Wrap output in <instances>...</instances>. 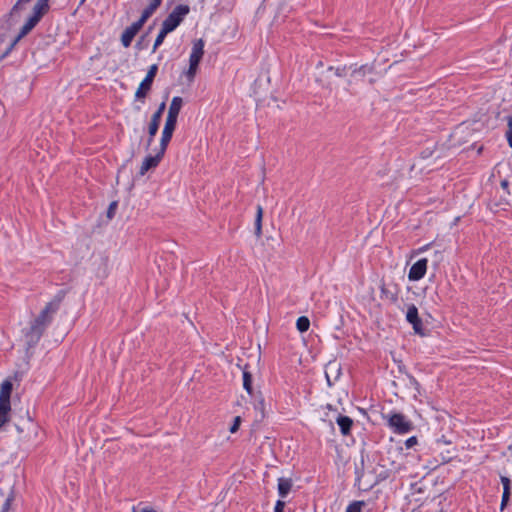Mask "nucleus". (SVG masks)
I'll return each mask as SVG.
<instances>
[{
	"mask_svg": "<svg viewBox=\"0 0 512 512\" xmlns=\"http://www.w3.org/2000/svg\"><path fill=\"white\" fill-rule=\"evenodd\" d=\"M183 105V100L179 96H175L172 98L171 103L168 108V114L166 117L165 125L162 130V142L163 146L168 145L175 130L177 119L180 113V110Z\"/></svg>",
	"mask_w": 512,
	"mask_h": 512,
	"instance_id": "obj_1",
	"label": "nucleus"
},
{
	"mask_svg": "<svg viewBox=\"0 0 512 512\" xmlns=\"http://www.w3.org/2000/svg\"><path fill=\"white\" fill-rule=\"evenodd\" d=\"M49 5L48 0H38L33 7L32 15L26 20L22 26L16 41L20 40L26 34H28L40 21L43 15L48 11Z\"/></svg>",
	"mask_w": 512,
	"mask_h": 512,
	"instance_id": "obj_2",
	"label": "nucleus"
},
{
	"mask_svg": "<svg viewBox=\"0 0 512 512\" xmlns=\"http://www.w3.org/2000/svg\"><path fill=\"white\" fill-rule=\"evenodd\" d=\"M12 388L13 385L10 380H4L0 385V428H2L9 420Z\"/></svg>",
	"mask_w": 512,
	"mask_h": 512,
	"instance_id": "obj_3",
	"label": "nucleus"
},
{
	"mask_svg": "<svg viewBox=\"0 0 512 512\" xmlns=\"http://www.w3.org/2000/svg\"><path fill=\"white\" fill-rule=\"evenodd\" d=\"M190 8L188 5L180 4L177 5L172 12L165 18L162 23V27L168 30L170 33L173 32L189 14Z\"/></svg>",
	"mask_w": 512,
	"mask_h": 512,
	"instance_id": "obj_4",
	"label": "nucleus"
},
{
	"mask_svg": "<svg viewBox=\"0 0 512 512\" xmlns=\"http://www.w3.org/2000/svg\"><path fill=\"white\" fill-rule=\"evenodd\" d=\"M388 426L397 434H406L413 429L410 420L401 413H392L388 416Z\"/></svg>",
	"mask_w": 512,
	"mask_h": 512,
	"instance_id": "obj_5",
	"label": "nucleus"
},
{
	"mask_svg": "<svg viewBox=\"0 0 512 512\" xmlns=\"http://www.w3.org/2000/svg\"><path fill=\"white\" fill-rule=\"evenodd\" d=\"M59 308V301H50L46 304V306L41 310L39 315L33 320L34 323L43 327L44 329L51 323L53 314Z\"/></svg>",
	"mask_w": 512,
	"mask_h": 512,
	"instance_id": "obj_6",
	"label": "nucleus"
},
{
	"mask_svg": "<svg viewBox=\"0 0 512 512\" xmlns=\"http://www.w3.org/2000/svg\"><path fill=\"white\" fill-rule=\"evenodd\" d=\"M406 321L412 325L415 334L422 337L426 335L422 320L418 314V308L414 304H410L407 307Z\"/></svg>",
	"mask_w": 512,
	"mask_h": 512,
	"instance_id": "obj_7",
	"label": "nucleus"
},
{
	"mask_svg": "<svg viewBox=\"0 0 512 512\" xmlns=\"http://www.w3.org/2000/svg\"><path fill=\"white\" fill-rule=\"evenodd\" d=\"M158 66L153 64L149 67L145 78L141 81L138 89L136 90L135 97L137 99L145 98L147 93L150 91L153 80L156 76Z\"/></svg>",
	"mask_w": 512,
	"mask_h": 512,
	"instance_id": "obj_8",
	"label": "nucleus"
},
{
	"mask_svg": "<svg viewBox=\"0 0 512 512\" xmlns=\"http://www.w3.org/2000/svg\"><path fill=\"white\" fill-rule=\"evenodd\" d=\"M167 146L168 145L163 146V142L161 139L160 140V148H159V151L157 152V154L154 156L149 155V156L145 157V159L143 160L142 165L140 167V170H139V174L141 176L145 175L151 168H155L159 164L161 158L163 157V155L167 149Z\"/></svg>",
	"mask_w": 512,
	"mask_h": 512,
	"instance_id": "obj_9",
	"label": "nucleus"
},
{
	"mask_svg": "<svg viewBox=\"0 0 512 512\" xmlns=\"http://www.w3.org/2000/svg\"><path fill=\"white\" fill-rule=\"evenodd\" d=\"M144 23L145 21H142V19L140 18L138 21L132 23L130 26L125 28L121 35V43L125 48L131 45L133 38L142 28Z\"/></svg>",
	"mask_w": 512,
	"mask_h": 512,
	"instance_id": "obj_10",
	"label": "nucleus"
},
{
	"mask_svg": "<svg viewBox=\"0 0 512 512\" xmlns=\"http://www.w3.org/2000/svg\"><path fill=\"white\" fill-rule=\"evenodd\" d=\"M428 260L426 258H421L417 260L410 268L408 272V279L410 281H419L421 280L426 272H427Z\"/></svg>",
	"mask_w": 512,
	"mask_h": 512,
	"instance_id": "obj_11",
	"label": "nucleus"
},
{
	"mask_svg": "<svg viewBox=\"0 0 512 512\" xmlns=\"http://www.w3.org/2000/svg\"><path fill=\"white\" fill-rule=\"evenodd\" d=\"M45 329L33 321L30 324V327L25 331V340L28 347H33L38 343L41 336L43 335Z\"/></svg>",
	"mask_w": 512,
	"mask_h": 512,
	"instance_id": "obj_12",
	"label": "nucleus"
},
{
	"mask_svg": "<svg viewBox=\"0 0 512 512\" xmlns=\"http://www.w3.org/2000/svg\"><path fill=\"white\" fill-rule=\"evenodd\" d=\"M165 107H166L165 102H162L159 105L157 111L152 115L151 122L148 127V134H149L148 144H151V142L153 141V138L157 134V131L159 129V123H160L162 114L165 110Z\"/></svg>",
	"mask_w": 512,
	"mask_h": 512,
	"instance_id": "obj_13",
	"label": "nucleus"
},
{
	"mask_svg": "<svg viewBox=\"0 0 512 512\" xmlns=\"http://www.w3.org/2000/svg\"><path fill=\"white\" fill-rule=\"evenodd\" d=\"M204 41L197 39L193 42L191 53L189 56V63L198 64L200 63L204 54Z\"/></svg>",
	"mask_w": 512,
	"mask_h": 512,
	"instance_id": "obj_14",
	"label": "nucleus"
},
{
	"mask_svg": "<svg viewBox=\"0 0 512 512\" xmlns=\"http://www.w3.org/2000/svg\"><path fill=\"white\" fill-rule=\"evenodd\" d=\"M500 481L503 485V494H502V498H501L500 510L503 511L507 507L509 500H510L511 481L506 476H500Z\"/></svg>",
	"mask_w": 512,
	"mask_h": 512,
	"instance_id": "obj_15",
	"label": "nucleus"
},
{
	"mask_svg": "<svg viewBox=\"0 0 512 512\" xmlns=\"http://www.w3.org/2000/svg\"><path fill=\"white\" fill-rule=\"evenodd\" d=\"M292 488V480L289 478L281 477L278 479V494L282 499L286 498Z\"/></svg>",
	"mask_w": 512,
	"mask_h": 512,
	"instance_id": "obj_16",
	"label": "nucleus"
},
{
	"mask_svg": "<svg viewBox=\"0 0 512 512\" xmlns=\"http://www.w3.org/2000/svg\"><path fill=\"white\" fill-rule=\"evenodd\" d=\"M336 423L339 426L341 433L346 436L350 433L353 420L348 416L338 415L336 418Z\"/></svg>",
	"mask_w": 512,
	"mask_h": 512,
	"instance_id": "obj_17",
	"label": "nucleus"
},
{
	"mask_svg": "<svg viewBox=\"0 0 512 512\" xmlns=\"http://www.w3.org/2000/svg\"><path fill=\"white\" fill-rule=\"evenodd\" d=\"M162 0H151L149 5L143 10L141 19L147 21V19L155 12V10L161 5Z\"/></svg>",
	"mask_w": 512,
	"mask_h": 512,
	"instance_id": "obj_18",
	"label": "nucleus"
},
{
	"mask_svg": "<svg viewBox=\"0 0 512 512\" xmlns=\"http://www.w3.org/2000/svg\"><path fill=\"white\" fill-rule=\"evenodd\" d=\"M169 33L170 32L168 30H166L164 27H161V29L155 39L154 45H153V49H152L153 52H155L157 50V48L163 43L165 37Z\"/></svg>",
	"mask_w": 512,
	"mask_h": 512,
	"instance_id": "obj_19",
	"label": "nucleus"
},
{
	"mask_svg": "<svg viewBox=\"0 0 512 512\" xmlns=\"http://www.w3.org/2000/svg\"><path fill=\"white\" fill-rule=\"evenodd\" d=\"M296 327L300 332H306L310 327V321L306 316H301L296 321Z\"/></svg>",
	"mask_w": 512,
	"mask_h": 512,
	"instance_id": "obj_20",
	"label": "nucleus"
},
{
	"mask_svg": "<svg viewBox=\"0 0 512 512\" xmlns=\"http://www.w3.org/2000/svg\"><path fill=\"white\" fill-rule=\"evenodd\" d=\"M243 388L252 394V376L248 371H243Z\"/></svg>",
	"mask_w": 512,
	"mask_h": 512,
	"instance_id": "obj_21",
	"label": "nucleus"
},
{
	"mask_svg": "<svg viewBox=\"0 0 512 512\" xmlns=\"http://www.w3.org/2000/svg\"><path fill=\"white\" fill-rule=\"evenodd\" d=\"M263 210L261 206L257 207V215L255 219V231L257 236L261 234V223H262Z\"/></svg>",
	"mask_w": 512,
	"mask_h": 512,
	"instance_id": "obj_22",
	"label": "nucleus"
},
{
	"mask_svg": "<svg viewBox=\"0 0 512 512\" xmlns=\"http://www.w3.org/2000/svg\"><path fill=\"white\" fill-rule=\"evenodd\" d=\"M363 506V501H354L347 506L345 512H361Z\"/></svg>",
	"mask_w": 512,
	"mask_h": 512,
	"instance_id": "obj_23",
	"label": "nucleus"
},
{
	"mask_svg": "<svg viewBox=\"0 0 512 512\" xmlns=\"http://www.w3.org/2000/svg\"><path fill=\"white\" fill-rule=\"evenodd\" d=\"M31 0H18L11 10V15H16L20 12L23 6L29 3Z\"/></svg>",
	"mask_w": 512,
	"mask_h": 512,
	"instance_id": "obj_24",
	"label": "nucleus"
},
{
	"mask_svg": "<svg viewBox=\"0 0 512 512\" xmlns=\"http://www.w3.org/2000/svg\"><path fill=\"white\" fill-rule=\"evenodd\" d=\"M198 69V64L189 63V68L186 72V76L189 80H193Z\"/></svg>",
	"mask_w": 512,
	"mask_h": 512,
	"instance_id": "obj_25",
	"label": "nucleus"
},
{
	"mask_svg": "<svg viewBox=\"0 0 512 512\" xmlns=\"http://www.w3.org/2000/svg\"><path fill=\"white\" fill-rule=\"evenodd\" d=\"M390 470L394 473H400V472L406 470V466L403 463H398V462L393 461L391 463Z\"/></svg>",
	"mask_w": 512,
	"mask_h": 512,
	"instance_id": "obj_26",
	"label": "nucleus"
},
{
	"mask_svg": "<svg viewBox=\"0 0 512 512\" xmlns=\"http://www.w3.org/2000/svg\"><path fill=\"white\" fill-rule=\"evenodd\" d=\"M240 423H241V418L239 416H236L233 420V424L231 425V427L229 428V431L231 433H235L238 431L239 429V426H240Z\"/></svg>",
	"mask_w": 512,
	"mask_h": 512,
	"instance_id": "obj_27",
	"label": "nucleus"
},
{
	"mask_svg": "<svg viewBox=\"0 0 512 512\" xmlns=\"http://www.w3.org/2000/svg\"><path fill=\"white\" fill-rule=\"evenodd\" d=\"M11 507H12V498L8 497L5 500V502L3 503L0 512H11Z\"/></svg>",
	"mask_w": 512,
	"mask_h": 512,
	"instance_id": "obj_28",
	"label": "nucleus"
},
{
	"mask_svg": "<svg viewBox=\"0 0 512 512\" xmlns=\"http://www.w3.org/2000/svg\"><path fill=\"white\" fill-rule=\"evenodd\" d=\"M418 443V440L415 436H411L409 437L406 441H405V447L407 449H410L412 447H414L416 444Z\"/></svg>",
	"mask_w": 512,
	"mask_h": 512,
	"instance_id": "obj_29",
	"label": "nucleus"
},
{
	"mask_svg": "<svg viewBox=\"0 0 512 512\" xmlns=\"http://www.w3.org/2000/svg\"><path fill=\"white\" fill-rule=\"evenodd\" d=\"M370 67L368 65L361 66L358 70H355L354 75H365L367 71H370Z\"/></svg>",
	"mask_w": 512,
	"mask_h": 512,
	"instance_id": "obj_30",
	"label": "nucleus"
},
{
	"mask_svg": "<svg viewBox=\"0 0 512 512\" xmlns=\"http://www.w3.org/2000/svg\"><path fill=\"white\" fill-rule=\"evenodd\" d=\"M116 207H117V202H112L110 205H109V208H108V211H107V216L109 218H112L115 214V210H116Z\"/></svg>",
	"mask_w": 512,
	"mask_h": 512,
	"instance_id": "obj_31",
	"label": "nucleus"
},
{
	"mask_svg": "<svg viewBox=\"0 0 512 512\" xmlns=\"http://www.w3.org/2000/svg\"><path fill=\"white\" fill-rule=\"evenodd\" d=\"M284 507H285V502L283 500L279 499L275 504L274 512H283Z\"/></svg>",
	"mask_w": 512,
	"mask_h": 512,
	"instance_id": "obj_32",
	"label": "nucleus"
},
{
	"mask_svg": "<svg viewBox=\"0 0 512 512\" xmlns=\"http://www.w3.org/2000/svg\"><path fill=\"white\" fill-rule=\"evenodd\" d=\"M410 385L417 393H420V384L414 377H410Z\"/></svg>",
	"mask_w": 512,
	"mask_h": 512,
	"instance_id": "obj_33",
	"label": "nucleus"
},
{
	"mask_svg": "<svg viewBox=\"0 0 512 512\" xmlns=\"http://www.w3.org/2000/svg\"><path fill=\"white\" fill-rule=\"evenodd\" d=\"M133 512H157V511L150 507H142V508L133 507Z\"/></svg>",
	"mask_w": 512,
	"mask_h": 512,
	"instance_id": "obj_34",
	"label": "nucleus"
},
{
	"mask_svg": "<svg viewBox=\"0 0 512 512\" xmlns=\"http://www.w3.org/2000/svg\"><path fill=\"white\" fill-rule=\"evenodd\" d=\"M506 139H507L508 145L512 148V129H509L506 132Z\"/></svg>",
	"mask_w": 512,
	"mask_h": 512,
	"instance_id": "obj_35",
	"label": "nucleus"
},
{
	"mask_svg": "<svg viewBox=\"0 0 512 512\" xmlns=\"http://www.w3.org/2000/svg\"><path fill=\"white\" fill-rule=\"evenodd\" d=\"M509 129H512V116L506 118Z\"/></svg>",
	"mask_w": 512,
	"mask_h": 512,
	"instance_id": "obj_36",
	"label": "nucleus"
},
{
	"mask_svg": "<svg viewBox=\"0 0 512 512\" xmlns=\"http://www.w3.org/2000/svg\"><path fill=\"white\" fill-rule=\"evenodd\" d=\"M326 379H327V383H328V385H329V386H331V385H332V382H331V380H330V376H329L328 371H326Z\"/></svg>",
	"mask_w": 512,
	"mask_h": 512,
	"instance_id": "obj_37",
	"label": "nucleus"
},
{
	"mask_svg": "<svg viewBox=\"0 0 512 512\" xmlns=\"http://www.w3.org/2000/svg\"><path fill=\"white\" fill-rule=\"evenodd\" d=\"M501 185L503 188H507L508 187V182L506 180L502 181L501 182Z\"/></svg>",
	"mask_w": 512,
	"mask_h": 512,
	"instance_id": "obj_38",
	"label": "nucleus"
},
{
	"mask_svg": "<svg viewBox=\"0 0 512 512\" xmlns=\"http://www.w3.org/2000/svg\"><path fill=\"white\" fill-rule=\"evenodd\" d=\"M85 0H82V2H84Z\"/></svg>",
	"mask_w": 512,
	"mask_h": 512,
	"instance_id": "obj_39",
	"label": "nucleus"
}]
</instances>
